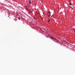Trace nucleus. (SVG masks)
<instances>
[{
    "mask_svg": "<svg viewBox=\"0 0 75 75\" xmlns=\"http://www.w3.org/2000/svg\"><path fill=\"white\" fill-rule=\"evenodd\" d=\"M50 38H51V39H54L55 40H56V41H58V40L56 38H54V37H50Z\"/></svg>",
    "mask_w": 75,
    "mask_h": 75,
    "instance_id": "f257e3e1",
    "label": "nucleus"
},
{
    "mask_svg": "<svg viewBox=\"0 0 75 75\" xmlns=\"http://www.w3.org/2000/svg\"><path fill=\"white\" fill-rule=\"evenodd\" d=\"M29 11V13H31V9H30V10H28Z\"/></svg>",
    "mask_w": 75,
    "mask_h": 75,
    "instance_id": "f03ea898",
    "label": "nucleus"
},
{
    "mask_svg": "<svg viewBox=\"0 0 75 75\" xmlns=\"http://www.w3.org/2000/svg\"><path fill=\"white\" fill-rule=\"evenodd\" d=\"M29 1L30 4H31V0H29Z\"/></svg>",
    "mask_w": 75,
    "mask_h": 75,
    "instance_id": "7ed1b4c3",
    "label": "nucleus"
},
{
    "mask_svg": "<svg viewBox=\"0 0 75 75\" xmlns=\"http://www.w3.org/2000/svg\"><path fill=\"white\" fill-rule=\"evenodd\" d=\"M69 5H70V6H71L72 4L71 3H69Z\"/></svg>",
    "mask_w": 75,
    "mask_h": 75,
    "instance_id": "20e7f679",
    "label": "nucleus"
},
{
    "mask_svg": "<svg viewBox=\"0 0 75 75\" xmlns=\"http://www.w3.org/2000/svg\"><path fill=\"white\" fill-rule=\"evenodd\" d=\"M18 20H20V18H18Z\"/></svg>",
    "mask_w": 75,
    "mask_h": 75,
    "instance_id": "39448f33",
    "label": "nucleus"
},
{
    "mask_svg": "<svg viewBox=\"0 0 75 75\" xmlns=\"http://www.w3.org/2000/svg\"><path fill=\"white\" fill-rule=\"evenodd\" d=\"M49 16V17H50V16H51V14H50Z\"/></svg>",
    "mask_w": 75,
    "mask_h": 75,
    "instance_id": "423d86ee",
    "label": "nucleus"
},
{
    "mask_svg": "<svg viewBox=\"0 0 75 75\" xmlns=\"http://www.w3.org/2000/svg\"><path fill=\"white\" fill-rule=\"evenodd\" d=\"M50 20H49V22H50Z\"/></svg>",
    "mask_w": 75,
    "mask_h": 75,
    "instance_id": "0eeeda50",
    "label": "nucleus"
},
{
    "mask_svg": "<svg viewBox=\"0 0 75 75\" xmlns=\"http://www.w3.org/2000/svg\"><path fill=\"white\" fill-rule=\"evenodd\" d=\"M50 13H51V12H50V11H49V14H50Z\"/></svg>",
    "mask_w": 75,
    "mask_h": 75,
    "instance_id": "6e6552de",
    "label": "nucleus"
},
{
    "mask_svg": "<svg viewBox=\"0 0 75 75\" xmlns=\"http://www.w3.org/2000/svg\"><path fill=\"white\" fill-rule=\"evenodd\" d=\"M25 7H26V8H27V6H25Z\"/></svg>",
    "mask_w": 75,
    "mask_h": 75,
    "instance_id": "1a4fd4ad",
    "label": "nucleus"
},
{
    "mask_svg": "<svg viewBox=\"0 0 75 75\" xmlns=\"http://www.w3.org/2000/svg\"><path fill=\"white\" fill-rule=\"evenodd\" d=\"M26 9H27V10H28V9H27V8H26Z\"/></svg>",
    "mask_w": 75,
    "mask_h": 75,
    "instance_id": "9d476101",
    "label": "nucleus"
},
{
    "mask_svg": "<svg viewBox=\"0 0 75 75\" xmlns=\"http://www.w3.org/2000/svg\"><path fill=\"white\" fill-rule=\"evenodd\" d=\"M41 17L42 18H43L42 17Z\"/></svg>",
    "mask_w": 75,
    "mask_h": 75,
    "instance_id": "9b49d317",
    "label": "nucleus"
},
{
    "mask_svg": "<svg viewBox=\"0 0 75 75\" xmlns=\"http://www.w3.org/2000/svg\"><path fill=\"white\" fill-rule=\"evenodd\" d=\"M74 31H75V30L74 29Z\"/></svg>",
    "mask_w": 75,
    "mask_h": 75,
    "instance_id": "f8f14e48",
    "label": "nucleus"
},
{
    "mask_svg": "<svg viewBox=\"0 0 75 75\" xmlns=\"http://www.w3.org/2000/svg\"><path fill=\"white\" fill-rule=\"evenodd\" d=\"M43 13V14H44V13Z\"/></svg>",
    "mask_w": 75,
    "mask_h": 75,
    "instance_id": "ddd939ff",
    "label": "nucleus"
},
{
    "mask_svg": "<svg viewBox=\"0 0 75 75\" xmlns=\"http://www.w3.org/2000/svg\"><path fill=\"white\" fill-rule=\"evenodd\" d=\"M51 17H52V15L51 16Z\"/></svg>",
    "mask_w": 75,
    "mask_h": 75,
    "instance_id": "4468645a",
    "label": "nucleus"
},
{
    "mask_svg": "<svg viewBox=\"0 0 75 75\" xmlns=\"http://www.w3.org/2000/svg\"><path fill=\"white\" fill-rule=\"evenodd\" d=\"M42 1H41V2H42Z\"/></svg>",
    "mask_w": 75,
    "mask_h": 75,
    "instance_id": "2eb2a0df",
    "label": "nucleus"
}]
</instances>
